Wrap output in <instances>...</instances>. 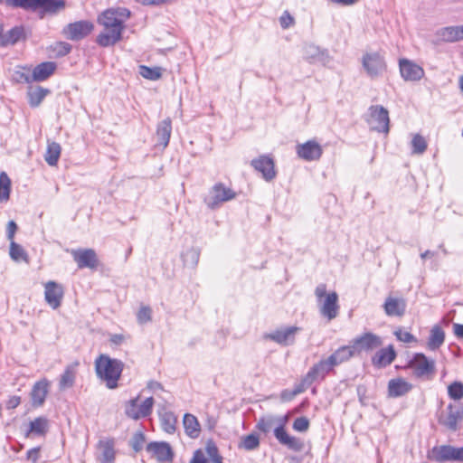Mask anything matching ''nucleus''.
Here are the masks:
<instances>
[{"label":"nucleus","mask_w":463,"mask_h":463,"mask_svg":"<svg viewBox=\"0 0 463 463\" xmlns=\"http://www.w3.org/2000/svg\"><path fill=\"white\" fill-rule=\"evenodd\" d=\"M429 458L436 462L461 461L463 462L460 448L449 445L434 447L429 453Z\"/></svg>","instance_id":"obj_10"},{"label":"nucleus","mask_w":463,"mask_h":463,"mask_svg":"<svg viewBox=\"0 0 463 463\" xmlns=\"http://www.w3.org/2000/svg\"><path fill=\"white\" fill-rule=\"evenodd\" d=\"M366 122L368 123L372 130H375L377 132H382L385 134H387L390 130L389 112L383 106H371L368 109Z\"/></svg>","instance_id":"obj_6"},{"label":"nucleus","mask_w":463,"mask_h":463,"mask_svg":"<svg viewBox=\"0 0 463 463\" xmlns=\"http://www.w3.org/2000/svg\"><path fill=\"white\" fill-rule=\"evenodd\" d=\"M144 443H145V435L141 431L136 432L133 435L131 441H130V445L136 452H138L143 449Z\"/></svg>","instance_id":"obj_51"},{"label":"nucleus","mask_w":463,"mask_h":463,"mask_svg":"<svg viewBox=\"0 0 463 463\" xmlns=\"http://www.w3.org/2000/svg\"><path fill=\"white\" fill-rule=\"evenodd\" d=\"M453 332L458 338H463V325L455 323L453 325Z\"/></svg>","instance_id":"obj_62"},{"label":"nucleus","mask_w":463,"mask_h":463,"mask_svg":"<svg viewBox=\"0 0 463 463\" xmlns=\"http://www.w3.org/2000/svg\"><path fill=\"white\" fill-rule=\"evenodd\" d=\"M334 368V365L330 362L329 358L322 359L318 363L315 364L309 371L307 373L308 376L314 382L318 379H324L325 376Z\"/></svg>","instance_id":"obj_27"},{"label":"nucleus","mask_w":463,"mask_h":463,"mask_svg":"<svg viewBox=\"0 0 463 463\" xmlns=\"http://www.w3.org/2000/svg\"><path fill=\"white\" fill-rule=\"evenodd\" d=\"M56 64L52 61H45L38 64L33 70L32 75L33 81H43L53 74Z\"/></svg>","instance_id":"obj_29"},{"label":"nucleus","mask_w":463,"mask_h":463,"mask_svg":"<svg viewBox=\"0 0 463 463\" xmlns=\"http://www.w3.org/2000/svg\"><path fill=\"white\" fill-rule=\"evenodd\" d=\"M448 394L450 399L459 401L463 398V383L455 381L448 386Z\"/></svg>","instance_id":"obj_45"},{"label":"nucleus","mask_w":463,"mask_h":463,"mask_svg":"<svg viewBox=\"0 0 463 463\" xmlns=\"http://www.w3.org/2000/svg\"><path fill=\"white\" fill-rule=\"evenodd\" d=\"M383 310L388 317H402L406 310V301L402 298L389 296L383 303Z\"/></svg>","instance_id":"obj_22"},{"label":"nucleus","mask_w":463,"mask_h":463,"mask_svg":"<svg viewBox=\"0 0 463 463\" xmlns=\"http://www.w3.org/2000/svg\"><path fill=\"white\" fill-rule=\"evenodd\" d=\"M78 365L79 363L75 362L66 366L59 381L60 390L64 391L73 386L76 378V371Z\"/></svg>","instance_id":"obj_32"},{"label":"nucleus","mask_w":463,"mask_h":463,"mask_svg":"<svg viewBox=\"0 0 463 463\" xmlns=\"http://www.w3.org/2000/svg\"><path fill=\"white\" fill-rule=\"evenodd\" d=\"M222 463V458L219 454L218 448L213 440H209L206 443L204 450L197 449L194 453V457L190 463Z\"/></svg>","instance_id":"obj_14"},{"label":"nucleus","mask_w":463,"mask_h":463,"mask_svg":"<svg viewBox=\"0 0 463 463\" xmlns=\"http://www.w3.org/2000/svg\"><path fill=\"white\" fill-rule=\"evenodd\" d=\"M21 402V399L18 396H13L11 397L7 402V408L8 409H14L16 408Z\"/></svg>","instance_id":"obj_61"},{"label":"nucleus","mask_w":463,"mask_h":463,"mask_svg":"<svg viewBox=\"0 0 463 463\" xmlns=\"http://www.w3.org/2000/svg\"><path fill=\"white\" fill-rule=\"evenodd\" d=\"M412 153L413 154H423L427 149V142L425 138L420 134L413 136L411 140Z\"/></svg>","instance_id":"obj_46"},{"label":"nucleus","mask_w":463,"mask_h":463,"mask_svg":"<svg viewBox=\"0 0 463 463\" xmlns=\"http://www.w3.org/2000/svg\"><path fill=\"white\" fill-rule=\"evenodd\" d=\"M50 92L49 89L30 85L27 90L29 105L33 108H37Z\"/></svg>","instance_id":"obj_30"},{"label":"nucleus","mask_w":463,"mask_h":463,"mask_svg":"<svg viewBox=\"0 0 463 463\" xmlns=\"http://www.w3.org/2000/svg\"><path fill=\"white\" fill-rule=\"evenodd\" d=\"M314 383L313 380L308 376L307 373L303 379L300 381L299 383L296 384L294 387L295 393L298 395L304 392L312 383Z\"/></svg>","instance_id":"obj_52"},{"label":"nucleus","mask_w":463,"mask_h":463,"mask_svg":"<svg viewBox=\"0 0 463 463\" xmlns=\"http://www.w3.org/2000/svg\"><path fill=\"white\" fill-rule=\"evenodd\" d=\"M16 230H17L16 223L14 221L8 222L7 227H6V235H7V239L10 241V242H12V241H14V237L16 232Z\"/></svg>","instance_id":"obj_57"},{"label":"nucleus","mask_w":463,"mask_h":463,"mask_svg":"<svg viewBox=\"0 0 463 463\" xmlns=\"http://www.w3.org/2000/svg\"><path fill=\"white\" fill-rule=\"evenodd\" d=\"M286 416H266L258 421L257 428L265 433L269 432L271 430H275L276 426L279 424H286L287 422Z\"/></svg>","instance_id":"obj_31"},{"label":"nucleus","mask_w":463,"mask_h":463,"mask_svg":"<svg viewBox=\"0 0 463 463\" xmlns=\"http://www.w3.org/2000/svg\"><path fill=\"white\" fill-rule=\"evenodd\" d=\"M48 430V420L43 417H38L30 422L26 437L33 433L39 436L44 435Z\"/></svg>","instance_id":"obj_39"},{"label":"nucleus","mask_w":463,"mask_h":463,"mask_svg":"<svg viewBox=\"0 0 463 463\" xmlns=\"http://www.w3.org/2000/svg\"><path fill=\"white\" fill-rule=\"evenodd\" d=\"M125 337L123 335H113L111 337H110V341L111 343L115 344V345H120L123 343Z\"/></svg>","instance_id":"obj_63"},{"label":"nucleus","mask_w":463,"mask_h":463,"mask_svg":"<svg viewBox=\"0 0 463 463\" xmlns=\"http://www.w3.org/2000/svg\"><path fill=\"white\" fill-rule=\"evenodd\" d=\"M175 419L171 413L165 414L161 419L162 428L167 433H173L175 430Z\"/></svg>","instance_id":"obj_47"},{"label":"nucleus","mask_w":463,"mask_h":463,"mask_svg":"<svg viewBox=\"0 0 463 463\" xmlns=\"http://www.w3.org/2000/svg\"><path fill=\"white\" fill-rule=\"evenodd\" d=\"M71 254L80 269H95L98 265L97 255L92 249L72 250Z\"/></svg>","instance_id":"obj_20"},{"label":"nucleus","mask_w":463,"mask_h":463,"mask_svg":"<svg viewBox=\"0 0 463 463\" xmlns=\"http://www.w3.org/2000/svg\"><path fill=\"white\" fill-rule=\"evenodd\" d=\"M326 55V52L314 44H309L305 47V57L310 62L323 61Z\"/></svg>","instance_id":"obj_40"},{"label":"nucleus","mask_w":463,"mask_h":463,"mask_svg":"<svg viewBox=\"0 0 463 463\" xmlns=\"http://www.w3.org/2000/svg\"><path fill=\"white\" fill-rule=\"evenodd\" d=\"M396 353L392 345L378 350L372 358V364L378 368L390 365L395 359Z\"/></svg>","instance_id":"obj_24"},{"label":"nucleus","mask_w":463,"mask_h":463,"mask_svg":"<svg viewBox=\"0 0 463 463\" xmlns=\"http://www.w3.org/2000/svg\"><path fill=\"white\" fill-rule=\"evenodd\" d=\"M94 29V24L86 20L69 24L63 33L71 41H79L88 36Z\"/></svg>","instance_id":"obj_12"},{"label":"nucleus","mask_w":463,"mask_h":463,"mask_svg":"<svg viewBox=\"0 0 463 463\" xmlns=\"http://www.w3.org/2000/svg\"><path fill=\"white\" fill-rule=\"evenodd\" d=\"M60 46L62 48V50L60 52L61 54L65 55L71 52V48L69 43H61Z\"/></svg>","instance_id":"obj_64"},{"label":"nucleus","mask_w":463,"mask_h":463,"mask_svg":"<svg viewBox=\"0 0 463 463\" xmlns=\"http://www.w3.org/2000/svg\"><path fill=\"white\" fill-rule=\"evenodd\" d=\"M185 433L192 439H196L201 433L200 423L195 416L186 413L183 420Z\"/></svg>","instance_id":"obj_35"},{"label":"nucleus","mask_w":463,"mask_h":463,"mask_svg":"<svg viewBox=\"0 0 463 463\" xmlns=\"http://www.w3.org/2000/svg\"><path fill=\"white\" fill-rule=\"evenodd\" d=\"M395 335L398 338V340L404 342V343H411L416 341V338L414 335H412L411 333L407 331H403L402 329H399L395 331Z\"/></svg>","instance_id":"obj_55"},{"label":"nucleus","mask_w":463,"mask_h":463,"mask_svg":"<svg viewBox=\"0 0 463 463\" xmlns=\"http://www.w3.org/2000/svg\"><path fill=\"white\" fill-rule=\"evenodd\" d=\"M400 73L406 81H418L424 76V70L414 61L408 59H400Z\"/></svg>","instance_id":"obj_15"},{"label":"nucleus","mask_w":463,"mask_h":463,"mask_svg":"<svg viewBox=\"0 0 463 463\" xmlns=\"http://www.w3.org/2000/svg\"><path fill=\"white\" fill-rule=\"evenodd\" d=\"M63 297L64 288L61 284L53 280L44 284V299L52 309H57L61 307Z\"/></svg>","instance_id":"obj_13"},{"label":"nucleus","mask_w":463,"mask_h":463,"mask_svg":"<svg viewBox=\"0 0 463 463\" xmlns=\"http://www.w3.org/2000/svg\"><path fill=\"white\" fill-rule=\"evenodd\" d=\"M10 257L14 260H20L25 257V252L24 249L14 241L10 242Z\"/></svg>","instance_id":"obj_50"},{"label":"nucleus","mask_w":463,"mask_h":463,"mask_svg":"<svg viewBox=\"0 0 463 463\" xmlns=\"http://www.w3.org/2000/svg\"><path fill=\"white\" fill-rule=\"evenodd\" d=\"M139 396L133 398L125 403L126 415L133 420H139L149 416L154 406V399L146 398L141 404H138Z\"/></svg>","instance_id":"obj_8"},{"label":"nucleus","mask_w":463,"mask_h":463,"mask_svg":"<svg viewBox=\"0 0 463 463\" xmlns=\"http://www.w3.org/2000/svg\"><path fill=\"white\" fill-rule=\"evenodd\" d=\"M356 355L354 349H353L352 344L349 345H344L335 350L330 356H328L330 362L335 366L341 364Z\"/></svg>","instance_id":"obj_28"},{"label":"nucleus","mask_w":463,"mask_h":463,"mask_svg":"<svg viewBox=\"0 0 463 463\" xmlns=\"http://www.w3.org/2000/svg\"><path fill=\"white\" fill-rule=\"evenodd\" d=\"M33 78V75L28 73V72H24L23 71H17L14 72V79L15 81L17 82H24V83H32L33 82V80H32Z\"/></svg>","instance_id":"obj_54"},{"label":"nucleus","mask_w":463,"mask_h":463,"mask_svg":"<svg viewBox=\"0 0 463 463\" xmlns=\"http://www.w3.org/2000/svg\"><path fill=\"white\" fill-rule=\"evenodd\" d=\"M130 17V11L127 8H109L98 17V23L104 30L96 39L99 45L108 47L114 45L121 40L124 23Z\"/></svg>","instance_id":"obj_1"},{"label":"nucleus","mask_w":463,"mask_h":463,"mask_svg":"<svg viewBox=\"0 0 463 463\" xmlns=\"http://www.w3.org/2000/svg\"><path fill=\"white\" fill-rule=\"evenodd\" d=\"M172 132V124L171 119L169 118L162 120L156 129V137L158 144L165 148L169 143L170 137Z\"/></svg>","instance_id":"obj_33"},{"label":"nucleus","mask_w":463,"mask_h":463,"mask_svg":"<svg viewBox=\"0 0 463 463\" xmlns=\"http://www.w3.org/2000/svg\"><path fill=\"white\" fill-rule=\"evenodd\" d=\"M138 72L143 78L150 80H157L162 76V69L160 67L151 68L146 65H140Z\"/></svg>","instance_id":"obj_42"},{"label":"nucleus","mask_w":463,"mask_h":463,"mask_svg":"<svg viewBox=\"0 0 463 463\" xmlns=\"http://www.w3.org/2000/svg\"><path fill=\"white\" fill-rule=\"evenodd\" d=\"M356 354L362 352H371L383 345L382 338L373 333L367 332L355 337L351 342Z\"/></svg>","instance_id":"obj_11"},{"label":"nucleus","mask_w":463,"mask_h":463,"mask_svg":"<svg viewBox=\"0 0 463 463\" xmlns=\"http://www.w3.org/2000/svg\"><path fill=\"white\" fill-rule=\"evenodd\" d=\"M362 65L372 79L380 77L387 69L384 56L379 52H365L362 57Z\"/></svg>","instance_id":"obj_7"},{"label":"nucleus","mask_w":463,"mask_h":463,"mask_svg":"<svg viewBox=\"0 0 463 463\" xmlns=\"http://www.w3.org/2000/svg\"><path fill=\"white\" fill-rule=\"evenodd\" d=\"M274 435L279 442L288 449L300 451L303 449V442L299 440L298 438L290 436L285 430V424H279L276 426L274 430Z\"/></svg>","instance_id":"obj_21"},{"label":"nucleus","mask_w":463,"mask_h":463,"mask_svg":"<svg viewBox=\"0 0 463 463\" xmlns=\"http://www.w3.org/2000/svg\"><path fill=\"white\" fill-rule=\"evenodd\" d=\"M297 395L298 394L295 393V390L294 389L292 391H290V390H284V391H282V392L280 394V398L284 402H289V401L293 400Z\"/></svg>","instance_id":"obj_58"},{"label":"nucleus","mask_w":463,"mask_h":463,"mask_svg":"<svg viewBox=\"0 0 463 463\" xmlns=\"http://www.w3.org/2000/svg\"><path fill=\"white\" fill-rule=\"evenodd\" d=\"M251 166L258 172L261 173L263 179L269 182L276 177L275 164L269 156H260L250 162Z\"/></svg>","instance_id":"obj_16"},{"label":"nucleus","mask_w":463,"mask_h":463,"mask_svg":"<svg viewBox=\"0 0 463 463\" xmlns=\"http://www.w3.org/2000/svg\"><path fill=\"white\" fill-rule=\"evenodd\" d=\"M408 367L415 377L424 380H431L436 371L435 361L420 353L414 354L410 360Z\"/></svg>","instance_id":"obj_5"},{"label":"nucleus","mask_w":463,"mask_h":463,"mask_svg":"<svg viewBox=\"0 0 463 463\" xmlns=\"http://www.w3.org/2000/svg\"><path fill=\"white\" fill-rule=\"evenodd\" d=\"M137 319L139 324H146L152 319V309L144 306L141 307L137 314Z\"/></svg>","instance_id":"obj_49"},{"label":"nucleus","mask_w":463,"mask_h":463,"mask_svg":"<svg viewBox=\"0 0 463 463\" xmlns=\"http://www.w3.org/2000/svg\"><path fill=\"white\" fill-rule=\"evenodd\" d=\"M11 191V180L5 172L0 174V202L9 200Z\"/></svg>","instance_id":"obj_41"},{"label":"nucleus","mask_w":463,"mask_h":463,"mask_svg":"<svg viewBox=\"0 0 463 463\" xmlns=\"http://www.w3.org/2000/svg\"><path fill=\"white\" fill-rule=\"evenodd\" d=\"M317 306L320 314L329 321L335 319L339 314L338 295L333 291L326 293V285L321 283L315 289Z\"/></svg>","instance_id":"obj_3"},{"label":"nucleus","mask_w":463,"mask_h":463,"mask_svg":"<svg viewBox=\"0 0 463 463\" xmlns=\"http://www.w3.org/2000/svg\"><path fill=\"white\" fill-rule=\"evenodd\" d=\"M236 194L222 184H215L204 198V203L211 209L218 208L222 203L232 200Z\"/></svg>","instance_id":"obj_9"},{"label":"nucleus","mask_w":463,"mask_h":463,"mask_svg":"<svg viewBox=\"0 0 463 463\" xmlns=\"http://www.w3.org/2000/svg\"><path fill=\"white\" fill-rule=\"evenodd\" d=\"M99 454L98 460L100 463H115L114 441L112 439H101L98 443Z\"/></svg>","instance_id":"obj_25"},{"label":"nucleus","mask_w":463,"mask_h":463,"mask_svg":"<svg viewBox=\"0 0 463 463\" xmlns=\"http://www.w3.org/2000/svg\"><path fill=\"white\" fill-rule=\"evenodd\" d=\"M182 257L184 265L194 267L198 262L199 252L195 249H190L186 252H184Z\"/></svg>","instance_id":"obj_48"},{"label":"nucleus","mask_w":463,"mask_h":463,"mask_svg":"<svg viewBox=\"0 0 463 463\" xmlns=\"http://www.w3.org/2000/svg\"><path fill=\"white\" fill-rule=\"evenodd\" d=\"M412 389V384L403 378L392 379L388 383V393L390 397L405 395Z\"/></svg>","instance_id":"obj_26"},{"label":"nucleus","mask_w":463,"mask_h":463,"mask_svg":"<svg viewBox=\"0 0 463 463\" xmlns=\"http://www.w3.org/2000/svg\"><path fill=\"white\" fill-rule=\"evenodd\" d=\"M39 448H33L27 451V459L36 462L39 458Z\"/></svg>","instance_id":"obj_59"},{"label":"nucleus","mask_w":463,"mask_h":463,"mask_svg":"<svg viewBox=\"0 0 463 463\" xmlns=\"http://www.w3.org/2000/svg\"><path fill=\"white\" fill-rule=\"evenodd\" d=\"M260 446L259 437L255 434H249L241 438L239 448L246 450H253Z\"/></svg>","instance_id":"obj_43"},{"label":"nucleus","mask_w":463,"mask_h":463,"mask_svg":"<svg viewBox=\"0 0 463 463\" xmlns=\"http://www.w3.org/2000/svg\"><path fill=\"white\" fill-rule=\"evenodd\" d=\"M137 1L139 2L140 4L146 5H157L166 4V3L170 2L171 0H137Z\"/></svg>","instance_id":"obj_60"},{"label":"nucleus","mask_w":463,"mask_h":463,"mask_svg":"<svg viewBox=\"0 0 463 463\" xmlns=\"http://www.w3.org/2000/svg\"><path fill=\"white\" fill-rule=\"evenodd\" d=\"M279 22L281 27L287 29L294 24V18L288 11H285L283 14L280 16Z\"/></svg>","instance_id":"obj_56"},{"label":"nucleus","mask_w":463,"mask_h":463,"mask_svg":"<svg viewBox=\"0 0 463 463\" xmlns=\"http://www.w3.org/2000/svg\"><path fill=\"white\" fill-rule=\"evenodd\" d=\"M146 450L159 462L172 461L174 453L167 442H150L146 446Z\"/></svg>","instance_id":"obj_19"},{"label":"nucleus","mask_w":463,"mask_h":463,"mask_svg":"<svg viewBox=\"0 0 463 463\" xmlns=\"http://www.w3.org/2000/svg\"><path fill=\"white\" fill-rule=\"evenodd\" d=\"M48 392V382L46 380L37 382L32 390L31 396L34 406L42 405Z\"/></svg>","instance_id":"obj_34"},{"label":"nucleus","mask_w":463,"mask_h":463,"mask_svg":"<svg viewBox=\"0 0 463 463\" xmlns=\"http://www.w3.org/2000/svg\"><path fill=\"white\" fill-rule=\"evenodd\" d=\"M309 428V420L306 417L297 418L293 422V429L297 431L305 432Z\"/></svg>","instance_id":"obj_53"},{"label":"nucleus","mask_w":463,"mask_h":463,"mask_svg":"<svg viewBox=\"0 0 463 463\" xmlns=\"http://www.w3.org/2000/svg\"><path fill=\"white\" fill-rule=\"evenodd\" d=\"M95 369L98 377L106 383L109 389L118 387V381L123 370L121 361L101 354L95 361Z\"/></svg>","instance_id":"obj_2"},{"label":"nucleus","mask_w":463,"mask_h":463,"mask_svg":"<svg viewBox=\"0 0 463 463\" xmlns=\"http://www.w3.org/2000/svg\"><path fill=\"white\" fill-rule=\"evenodd\" d=\"M299 330L298 326L280 328L269 334L268 337L279 345H288L294 343L295 335Z\"/></svg>","instance_id":"obj_23"},{"label":"nucleus","mask_w":463,"mask_h":463,"mask_svg":"<svg viewBox=\"0 0 463 463\" xmlns=\"http://www.w3.org/2000/svg\"><path fill=\"white\" fill-rule=\"evenodd\" d=\"M24 36V30L22 26H15L6 33L0 36V46L14 45Z\"/></svg>","instance_id":"obj_36"},{"label":"nucleus","mask_w":463,"mask_h":463,"mask_svg":"<svg viewBox=\"0 0 463 463\" xmlns=\"http://www.w3.org/2000/svg\"><path fill=\"white\" fill-rule=\"evenodd\" d=\"M459 32L458 26L445 27L440 30L439 36L447 42L459 41Z\"/></svg>","instance_id":"obj_44"},{"label":"nucleus","mask_w":463,"mask_h":463,"mask_svg":"<svg viewBox=\"0 0 463 463\" xmlns=\"http://www.w3.org/2000/svg\"><path fill=\"white\" fill-rule=\"evenodd\" d=\"M445 340V333L440 326H435L430 330L428 346L430 350L438 349Z\"/></svg>","instance_id":"obj_38"},{"label":"nucleus","mask_w":463,"mask_h":463,"mask_svg":"<svg viewBox=\"0 0 463 463\" xmlns=\"http://www.w3.org/2000/svg\"><path fill=\"white\" fill-rule=\"evenodd\" d=\"M322 153L321 146L314 140H308L297 146L298 156L306 161L318 160Z\"/></svg>","instance_id":"obj_18"},{"label":"nucleus","mask_w":463,"mask_h":463,"mask_svg":"<svg viewBox=\"0 0 463 463\" xmlns=\"http://www.w3.org/2000/svg\"><path fill=\"white\" fill-rule=\"evenodd\" d=\"M7 6L36 11L42 8L44 13L55 14L65 7L64 0H5Z\"/></svg>","instance_id":"obj_4"},{"label":"nucleus","mask_w":463,"mask_h":463,"mask_svg":"<svg viewBox=\"0 0 463 463\" xmlns=\"http://www.w3.org/2000/svg\"><path fill=\"white\" fill-rule=\"evenodd\" d=\"M448 414L439 418V422L451 430H456L458 422L463 419V404L459 402L449 403Z\"/></svg>","instance_id":"obj_17"},{"label":"nucleus","mask_w":463,"mask_h":463,"mask_svg":"<svg viewBox=\"0 0 463 463\" xmlns=\"http://www.w3.org/2000/svg\"><path fill=\"white\" fill-rule=\"evenodd\" d=\"M61 152V147L57 142H49L47 150L44 156L46 163L51 166H55L59 161Z\"/></svg>","instance_id":"obj_37"}]
</instances>
